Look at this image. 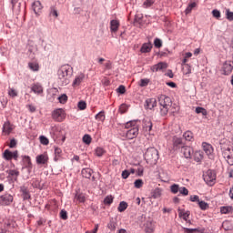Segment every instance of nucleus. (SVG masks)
<instances>
[{
	"label": "nucleus",
	"mask_w": 233,
	"mask_h": 233,
	"mask_svg": "<svg viewBox=\"0 0 233 233\" xmlns=\"http://www.w3.org/2000/svg\"><path fill=\"white\" fill-rule=\"evenodd\" d=\"M73 69L70 65L62 66L57 71V83L60 86H66L70 83Z\"/></svg>",
	"instance_id": "1"
},
{
	"label": "nucleus",
	"mask_w": 233,
	"mask_h": 233,
	"mask_svg": "<svg viewBox=\"0 0 233 233\" xmlns=\"http://www.w3.org/2000/svg\"><path fill=\"white\" fill-rule=\"evenodd\" d=\"M158 105L160 115L165 116L168 114L170 107L172 106V98L167 96L166 95H160L158 96Z\"/></svg>",
	"instance_id": "2"
},
{
	"label": "nucleus",
	"mask_w": 233,
	"mask_h": 233,
	"mask_svg": "<svg viewBox=\"0 0 233 233\" xmlns=\"http://www.w3.org/2000/svg\"><path fill=\"white\" fill-rule=\"evenodd\" d=\"M144 158L147 163L156 165L157 163V159H159V151H157L156 147H149L147 149Z\"/></svg>",
	"instance_id": "3"
},
{
	"label": "nucleus",
	"mask_w": 233,
	"mask_h": 233,
	"mask_svg": "<svg viewBox=\"0 0 233 233\" xmlns=\"http://www.w3.org/2000/svg\"><path fill=\"white\" fill-rule=\"evenodd\" d=\"M121 137L126 141H130L132 139H136L137 136H139V127H132L131 129H127V131H123L120 134Z\"/></svg>",
	"instance_id": "4"
},
{
	"label": "nucleus",
	"mask_w": 233,
	"mask_h": 233,
	"mask_svg": "<svg viewBox=\"0 0 233 233\" xmlns=\"http://www.w3.org/2000/svg\"><path fill=\"white\" fill-rule=\"evenodd\" d=\"M216 170L208 169L203 174V179L209 187H214V185H216Z\"/></svg>",
	"instance_id": "5"
},
{
	"label": "nucleus",
	"mask_w": 233,
	"mask_h": 233,
	"mask_svg": "<svg viewBox=\"0 0 233 233\" xmlns=\"http://www.w3.org/2000/svg\"><path fill=\"white\" fill-rule=\"evenodd\" d=\"M52 119L56 123H63V120L66 119V112H65L63 108L55 109L52 112Z\"/></svg>",
	"instance_id": "6"
},
{
	"label": "nucleus",
	"mask_w": 233,
	"mask_h": 233,
	"mask_svg": "<svg viewBox=\"0 0 233 233\" xmlns=\"http://www.w3.org/2000/svg\"><path fill=\"white\" fill-rule=\"evenodd\" d=\"M3 157L5 159V161H12L14 159L15 161H17L19 159V151H10V149H5L3 153Z\"/></svg>",
	"instance_id": "7"
},
{
	"label": "nucleus",
	"mask_w": 233,
	"mask_h": 233,
	"mask_svg": "<svg viewBox=\"0 0 233 233\" xmlns=\"http://www.w3.org/2000/svg\"><path fill=\"white\" fill-rule=\"evenodd\" d=\"M14 203V196L6 193L0 196V207H10Z\"/></svg>",
	"instance_id": "8"
},
{
	"label": "nucleus",
	"mask_w": 233,
	"mask_h": 233,
	"mask_svg": "<svg viewBox=\"0 0 233 233\" xmlns=\"http://www.w3.org/2000/svg\"><path fill=\"white\" fill-rule=\"evenodd\" d=\"M172 143H173V150H181L186 145L185 142H183V138L177 136H174L172 137Z\"/></svg>",
	"instance_id": "9"
},
{
	"label": "nucleus",
	"mask_w": 233,
	"mask_h": 233,
	"mask_svg": "<svg viewBox=\"0 0 233 233\" xmlns=\"http://www.w3.org/2000/svg\"><path fill=\"white\" fill-rule=\"evenodd\" d=\"M154 124H152V119L146 117L143 119V131L152 136V128Z\"/></svg>",
	"instance_id": "10"
},
{
	"label": "nucleus",
	"mask_w": 233,
	"mask_h": 233,
	"mask_svg": "<svg viewBox=\"0 0 233 233\" xmlns=\"http://www.w3.org/2000/svg\"><path fill=\"white\" fill-rule=\"evenodd\" d=\"M202 147H203V150H204L205 154L208 155V159H213L214 158V147H212V145H210L207 142H203Z\"/></svg>",
	"instance_id": "11"
},
{
	"label": "nucleus",
	"mask_w": 233,
	"mask_h": 233,
	"mask_svg": "<svg viewBox=\"0 0 233 233\" xmlns=\"http://www.w3.org/2000/svg\"><path fill=\"white\" fill-rule=\"evenodd\" d=\"M14 131V125L7 120L4 123L2 132L4 136H10L11 132Z\"/></svg>",
	"instance_id": "12"
},
{
	"label": "nucleus",
	"mask_w": 233,
	"mask_h": 233,
	"mask_svg": "<svg viewBox=\"0 0 233 233\" xmlns=\"http://www.w3.org/2000/svg\"><path fill=\"white\" fill-rule=\"evenodd\" d=\"M233 70V62L226 61L222 66V72L224 76H230Z\"/></svg>",
	"instance_id": "13"
},
{
	"label": "nucleus",
	"mask_w": 233,
	"mask_h": 233,
	"mask_svg": "<svg viewBox=\"0 0 233 233\" xmlns=\"http://www.w3.org/2000/svg\"><path fill=\"white\" fill-rule=\"evenodd\" d=\"M20 193L24 201H29V199H32V195H30V190L28 189V187L21 186Z\"/></svg>",
	"instance_id": "14"
},
{
	"label": "nucleus",
	"mask_w": 233,
	"mask_h": 233,
	"mask_svg": "<svg viewBox=\"0 0 233 233\" xmlns=\"http://www.w3.org/2000/svg\"><path fill=\"white\" fill-rule=\"evenodd\" d=\"M144 232L145 233L156 232V224L152 220L146 221L144 223Z\"/></svg>",
	"instance_id": "15"
},
{
	"label": "nucleus",
	"mask_w": 233,
	"mask_h": 233,
	"mask_svg": "<svg viewBox=\"0 0 233 233\" xmlns=\"http://www.w3.org/2000/svg\"><path fill=\"white\" fill-rule=\"evenodd\" d=\"M167 68L168 64L167 62H159L151 66V72H159V70H167Z\"/></svg>",
	"instance_id": "16"
},
{
	"label": "nucleus",
	"mask_w": 233,
	"mask_h": 233,
	"mask_svg": "<svg viewBox=\"0 0 233 233\" xmlns=\"http://www.w3.org/2000/svg\"><path fill=\"white\" fill-rule=\"evenodd\" d=\"M45 208L46 210H52L53 212H56V210L59 208L57 200H56V198L49 200L48 203L46 204Z\"/></svg>",
	"instance_id": "17"
},
{
	"label": "nucleus",
	"mask_w": 233,
	"mask_h": 233,
	"mask_svg": "<svg viewBox=\"0 0 233 233\" xmlns=\"http://www.w3.org/2000/svg\"><path fill=\"white\" fill-rule=\"evenodd\" d=\"M180 151L182 154H184L186 159H190V157H192V154H194V149L187 145H185L184 147L180 149Z\"/></svg>",
	"instance_id": "18"
},
{
	"label": "nucleus",
	"mask_w": 233,
	"mask_h": 233,
	"mask_svg": "<svg viewBox=\"0 0 233 233\" xmlns=\"http://www.w3.org/2000/svg\"><path fill=\"white\" fill-rule=\"evenodd\" d=\"M152 48H154V46L152 45V42L144 43L140 48L141 54H150L152 52Z\"/></svg>",
	"instance_id": "19"
},
{
	"label": "nucleus",
	"mask_w": 233,
	"mask_h": 233,
	"mask_svg": "<svg viewBox=\"0 0 233 233\" xmlns=\"http://www.w3.org/2000/svg\"><path fill=\"white\" fill-rule=\"evenodd\" d=\"M8 177H11L12 181L17 183L20 172L17 169H9L7 171Z\"/></svg>",
	"instance_id": "20"
},
{
	"label": "nucleus",
	"mask_w": 233,
	"mask_h": 233,
	"mask_svg": "<svg viewBox=\"0 0 233 233\" xmlns=\"http://www.w3.org/2000/svg\"><path fill=\"white\" fill-rule=\"evenodd\" d=\"M156 106H157V101L156 100V98H147L146 100V109L152 110V108H156Z\"/></svg>",
	"instance_id": "21"
},
{
	"label": "nucleus",
	"mask_w": 233,
	"mask_h": 233,
	"mask_svg": "<svg viewBox=\"0 0 233 233\" xmlns=\"http://www.w3.org/2000/svg\"><path fill=\"white\" fill-rule=\"evenodd\" d=\"M36 164L37 165H46L48 166V156L41 154L36 157Z\"/></svg>",
	"instance_id": "22"
},
{
	"label": "nucleus",
	"mask_w": 233,
	"mask_h": 233,
	"mask_svg": "<svg viewBox=\"0 0 233 233\" xmlns=\"http://www.w3.org/2000/svg\"><path fill=\"white\" fill-rule=\"evenodd\" d=\"M119 26H121L119 20L113 19L110 21V32L112 34H116L119 30Z\"/></svg>",
	"instance_id": "23"
},
{
	"label": "nucleus",
	"mask_w": 233,
	"mask_h": 233,
	"mask_svg": "<svg viewBox=\"0 0 233 233\" xmlns=\"http://www.w3.org/2000/svg\"><path fill=\"white\" fill-rule=\"evenodd\" d=\"M139 120H131V121H128L125 124L122 125V127H124V128H126V130H130L132 128H136L137 127H139Z\"/></svg>",
	"instance_id": "24"
},
{
	"label": "nucleus",
	"mask_w": 233,
	"mask_h": 233,
	"mask_svg": "<svg viewBox=\"0 0 233 233\" xmlns=\"http://www.w3.org/2000/svg\"><path fill=\"white\" fill-rule=\"evenodd\" d=\"M83 81H85V74L80 73L78 76H76L75 77L72 86H74V88H76V86H79V85H81V83H83Z\"/></svg>",
	"instance_id": "25"
},
{
	"label": "nucleus",
	"mask_w": 233,
	"mask_h": 233,
	"mask_svg": "<svg viewBox=\"0 0 233 233\" xmlns=\"http://www.w3.org/2000/svg\"><path fill=\"white\" fill-rule=\"evenodd\" d=\"M32 8L36 15H39V13L43 10V5L41 1L37 0L32 4Z\"/></svg>",
	"instance_id": "26"
},
{
	"label": "nucleus",
	"mask_w": 233,
	"mask_h": 233,
	"mask_svg": "<svg viewBox=\"0 0 233 233\" xmlns=\"http://www.w3.org/2000/svg\"><path fill=\"white\" fill-rule=\"evenodd\" d=\"M81 174L84 177H86V179H90L94 174V170L90 167H86L82 169Z\"/></svg>",
	"instance_id": "27"
},
{
	"label": "nucleus",
	"mask_w": 233,
	"mask_h": 233,
	"mask_svg": "<svg viewBox=\"0 0 233 233\" xmlns=\"http://www.w3.org/2000/svg\"><path fill=\"white\" fill-rule=\"evenodd\" d=\"M30 185L33 188H37L38 190H43V187H41V179L39 178H32L30 180Z\"/></svg>",
	"instance_id": "28"
},
{
	"label": "nucleus",
	"mask_w": 233,
	"mask_h": 233,
	"mask_svg": "<svg viewBox=\"0 0 233 233\" xmlns=\"http://www.w3.org/2000/svg\"><path fill=\"white\" fill-rule=\"evenodd\" d=\"M185 233H205V228H183Z\"/></svg>",
	"instance_id": "29"
},
{
	"label": "nucleus",
	"mask_w": 233,
	"mask_h": 233,
	"mask_svg": "<svg viewBox=\"0 0 233 233\" xmlns=\"http://www.w3.org/2000/svg\"><path fill=\"white\" fill-rule=\"evenodd\" d=\"M95 119H96V121H99L100 123H105V119H106V114L105 110L98 112L95 116Z\"/></svg>",
	"instance_id": "30"
},
{
	"label": "nucleus",
	"mask_w": 233,
	"mask_h": 233,
	"mask_svg": "<svg viewBox=\"0 0 233 233\" xmlns=\"http://www.w3.org/2000/svg\"><path fill=\"white\" fill-rule=\"evenodd\" d=\"M31 90L34 92V94H43V86H41L39 83L33 84Z\"/></svg>",
	"instance_id": "31"
},
{
	"label": "nucleus",
	"mask_w": 233,
	"mask_h": 233,
	"mask_svg": "<svg viewBox=\"0 0 233 233\" xmlns=\"http://www.w3.org/2000/svg\"><path fill=\"white\" fill-rule=\"evenodd\" d=\"M178 218H182L184 221H188V218H190V211H185V209L178 208Z\"/></svg>",
	"instance_id": "32"
},
{
	"label": "nucleus",
	"mask_w": 233,
	"mask_h": 233,
	"mask_svg": "<svg viewBox=\"0 0 233 233\" xmlns=\"http://www.w3.org/2000/svg\"><path fill=\"white\" fill-rule=\"evenodd\" d=\"M22 161L24 163V168H26L27 167H32V158L30 157V156H22Z\"/></svg>",
	"instance_id": "33"
},
{
	"label": "nucleus",
	"mask_w": 233,
	"mask_h": 233,
	"mask_svg": "<svg viewBox=\"0 0 233 233\" xmlns=\"http://www.w3.org/2000/svg\"><path fill=\"white\" fill-rule=\"evenodd\" d=\"M183 137L186 141H194V133L192 131L187 130L183 134Z\"/></svg>",
	"instance_id": "34"
},
{
	"label": "nucleus",
	"mask_w": 233,
	"mask_h": 233,
	"mask_svg": "<svg viewBox=\"0 0 233 233\" xmlns=\"http://www.w3.org/2000/svg\"><path fill=\"white\" fill-rule=\"evenodd\" d=\"M222 228L224 230L228 231V230H233V225H232V221L229 220H226L222 223Z\"/></svg>",
	"instance_id": "35"
},
{
	"label": "nucleus",
	"mask_w": 233,
	"mask_h": 233,
	"mask_svg": "<svg viewBox=\"0 0 233 233\" xmlns=\"http://www.w3.org/2000/svg\"><path fill=\"white\" fill-rule=\"evenodd\" d=\"M198 6V4L196 2H192L188 4L187 7L185 10L186 15H188V14L192 13V10Z\"/></svg>",
	"instance_id": "36"
},
{
	"label": "nucleus",
	"mask_w": 233,
	"mask_h": 233,
	"mask_svg": "<svg viewBox=\"0 0 233 233\" xmlns=\"http://www.w3.org/2000/svg\"><path fill=\"white\" fill-rule=\"evenodd\" d=\"M28 68H30L32 72H39V64L37 62H29Z\"/></svg>",
	"instance_id": "37"
},
{
	"label": "nucleus",
	"mask_w": 233,
	"mask_h": 233,
	"mask_svg": "<svg viewBox=\"0 0 233 233\" xmlns=\"http://www.w3.org/2000/svg\"><path fill=\"white\" fill-rule=\"evenodd\" d=\"M233 211L232 206L220 207V214H230Z\"/></svg>",
	"instance_id": "38"
},
{
	"label": "nucleus",
	"mask_w": 233,
	"mask_h": 233,
	"mask_svg": "<svg viewBox=\"0 0 233 233\" xmlns=\"http://www.w3.org/2000/svg\"><path fill=\"white\" fill-rule=\"evenodd\" d=\"M194 161H196L197 163H201V161H203V152L201 151L195 152Z\"/></svg>",
	"instance_id": "39"
},
{
	"label": "nucleus",
	"mask_w": 233,
	"mask_h": 233,
	"mask_svg": "<svg viewBox=\"0 0 233 233\" xmlns=\"http://www.w3.org/2000/svg\"><path fill=\"white\" fill-rule=\"evenodd\" d=\"M75 199L79 203H85L86 201V197L83 193H76L75 195Z\"/></svg>",
	"instance_id": "40"
},
{
	"label": "nucleus",
	"mask_w": 233,
	"mask_h": 233,
	"mask_svg": "<svg viewBox=\"0 0 233 233\" xmlns=\"http://www.w3.org/2000/svg\"><path fill=\"white\" fill-rule=\"evenodd\" d=\"M95 154L97 157H103V156H105V154H106V151L105 150V148L98 147L96 148Z\"/></svg>",
	"instance_id": "41"
},
{
	"label": "nucleus",
	"mask_w": 233,
	"mask_h": 233,
	"mask_svg": "<svg viewBox=\"0 0 233 233\" xmlns=\"http://www.w3.org/2000/svg\"><path fill=\"white\" fill-rule=\"evenodd\" d=\"M61 156H63V150L61 147H55V157L54 160L57 161L58 159L61 158Z\"/></svg>",
	"instance_id": "42"
},
{
	"label": "nucleus",
	"mask_w": 233,
	"mask_h": 233,
	"mask_svg": "<svg viewBox=\"0 0 233 233\" xmlns=\"http://www.w3.org/2000/svg\"><path fill=\"white\" fill-rule=\"evenodd\" d=\"M116 228H117V222H116L114 218H111L109 220V223L107 224V228H109V230L114 232V230H116Z\"/></svg>",
	"instance_id": "43"
},
{
	"label": "nucleus",
	"mask_w": 233,
	"mask_h": 233,
	"mask_svg": "<svg viewBox=\"0 0 233 233\" xmlns=\"http://www.w3.org/2000/svg\"><path fill=\"white\" fill-rule=\"evenodd\" d=\"M114 203V197L112 195H108L104 198V205H107L110 207Z\"/></svg>",
	"instance_id": "44"
},
{
	"label": "nucleus",
	"mask_w": 233,
	"mask_h": 233,
	"mask_svg": "<svg viewBox=\"0 0 233 233\" xmlns=\"http://www.w3.org/2000/svg\"><path fill=\"white\" fill-rule=\"evenodd\" d=\"M182 72L185 76H188V74H192V66L188 64L183 66Z\"/></svg>",
	"instance_id": "45"
},
{
	"label": "nucleus",
	"mask_w": 233,
	"mask_h": 233,
	"mask_svg": "<svg viewBox=\"0 0 233 233\" xmlns=\"http://www.w3.org/2000/svg\"><path fill=\"white\" fill-rule=\"evenodd\" d=\"M127 208H128V204L125 201H122L119 203L117 210H118V212H125V210H127Z\"/></svg>",
	"instance_id": "46"
},
{
	"label": "nucleus",
	"mask_w": 233,
	"mask_h": 233,
	"mask_svg": "<svg viewBox=\"0 0 233 233\" xmlns=\"http://www.w3.org/2000/svg\"><path fill=\"white\" fill-rule=\"evenodd\" d=\"M198 207L200 210H208L209 208L208 203L205 202L204 200H200L198 202Z\"/></svg>",
	"instance_id": "47"
},
{
	"label": "nucleus",
	"mask_w": 233,
	"mask_h": 233,
	"mask_svg": "<svg viewBox=\"0 0 233 233\" xmlns=\"http://www.w3.org/2000/svg\"><path fill=\"white\" fill-rule=\"evenodd\" d=\"M196 114H202V116H208V112L207 111V109H205L204 107L201 106H198L195 109Z\"/></svg>",
	"instance_id": "48"
},
{
	"label": "nucleus",
	"mask_w": 233,
	"mask_h": 233,
	"mask_svg": "<svg viewBox=\"0 0 233 233\" xmlns=\"http://www.w3.org/2000/svg\"><path fill=\"white\" fill-rule=\"evenodd\" d=\"M151 198H153V199H157V198H161V190H159V188L154 189L151 192Z\"/></svg>",
	"instance_id": "49"
},
{
	"label": "nucleus",
	"mask_w": 233,
	"mask_h": 233,
	"mask_svg": "<svg viewBox=\"0 0 233 233\" xmlns=\"http://www.w3.org/2000/svg\"><path fill=\"white\" fill-rule=\"evenodd\" d=\"M82 141L85 143V145H90V143H92V137L88 134H86L84 135Z\"/></svg>",
	"instance_id": "50"
},
{
	"label": "nucleus",
	"mask_w": 233,
	"mask_h": 233,
	"mask_svg": "<svg viewBox=\"0 0 233 233\" xmlns=\"http://www.w3.org/2000/svg\"><path fill=\"white\" fill-rule=\"evenodd\" d=\"M135 23L138 25H143V14H137L134 19Z\"/></svg>",
	"instance_id": "51"
},
{
	"label": "nucleus",
	"mask_w": 233,
	"mask_h": 233,
	"mask_svg": "<svg viewBox=\"0 0 233 233\" xmlns=\"http://www.w3.org/2000/svg\"><path fill=\"white\" fill-rule=\"evenodd\" d=\"M156 3V0H145L143 3L144 8H150L154 4Z\"/></svg>",
	"instance_id": "52"
},
{
	"label": "nucleus",
	"mask_w": 233,
	"mask_h": 233,
	"mask_svg": "<svg viewBox=\"0 0 233 233\" xmlns=\"http://www.w3.org/2000/svg\"><path fill=\"white\" fill-rule=\"evenodd\" d=\"M148 83H150V79L142 78V79H140L139 86H141L142 88L145 87V86H148Z\"/></svg>",
	"instance_id": "53"
},
{
	"label": "nucleus",
	"mask_w": 233,
	"mask_h": 233,
	"mask_svg": "<svg viewBox=\"0 0 233 233\" xmlns=\"http://www.w3.org/2000/svg\"><path fill=\"white\" fill-rule=\"evenodd\" d=\"M58 101L61 105H65L66 101H68V96L66 94H63L62 96H58Z\"/></svg>",
	"instance_id": "54"
},
{
	"label": "nucleus",
	"mask_w": 233,
	"mask_h": 233,
	"mask_svg": "<svg viewBox=\"0 0 233 233\" xmlns=\"http://www.w3.org/2000/svg\"><path fill=\"white\" fill-rule=\"evenodd\" d=\"M39 139H40L41 145L47 146V145L50 144V140H48V138L46 137H45V136H40Z\"/></svg>",
	"instance_id": "55"
},
{
	"label": "nucleus",
	"mask_w": 233,
	"mask_h": 233,
	"mask_svg": "<svg viewBox=\"0 0 233 233\" xmlns=\"http://www.w3.org/2000/svg\"><path fill=\"white\" fill-rule=\"evenodd\" d=\"M179 185L177 184H173L170 186V190L172 192V194H177V192H179Z\"/></svg>",
	"instance_id": "56"
},
{
	"label": "nucleus",
	"mask_w": 233,
	"mask_h": 233,
	"mask_svg": "<svg viewBox=\"0 0 233 233\" xmlns=\"http://www.w3.org/2000/svg\"><path fill=\"white\" fill-rule=\"evenodd\" d=\"M127 111H128V106H127V104H121L119 106L120 114H127Z\"/></svg>",
	"instance_id": "57"
},
{
	"label": "nucleus",
	"mask_w": 233,
	"mask_h": 233,
	"mask_svg": "<svg viewBox=\"0 0 233 233\" xmlns=\"http://www.w3.org/2000/svg\"><path fill=\"white\" fill-rule=\"evenodd\" d=\"M154 46L155 48H161V46H163V41H161L159 38H155Z\"/></svg>",
	"instance_id": "58"
},
{
	"label": "nucleus",
	"mask_w": 233,
	"mask_h": 233,
	"mask_svg": "<svg viewBox=\"0 0 233 233\" xmlns=\"http://www.w3.org/2000/svg\"><path fill=\"white\" fill-rule=\"evenodd\" d=\"M50 15H52L53 17H59V13H57V9H56L55 6H51L50 7Z\"/></svg>",
	"instance_id": "59"
},
{
	"label": "nucleus",
	"mask_w": 233,
	"mask_h": 233,
	"mask_svg": "<svg viewBox=\"0 0 233 233\" xmlns=\"http://www.w3.org/2000/svg\"><path fill=\"white\" fill-rule=\"evenodd\" d=\"M60 218L63 219L64 221H66V219H68V212H66V210L62 209L60 211Z\"/></svg>",
	"instance_id": "60"
},
{
	"label": "nucleus",
	"mask_w": 233,
	"mask_h": 233,
	"mask_svg": "<svg viewBox=\"0 0 233 233\" xmlns=\"http://www.w3.org/2000/svg\"><path fill=\"white\" fill-rule=\"evenodd\" d=\"M226 18L228 21H233V12L230 9L226 10Z\"/></svg>",
	"instance_id": "61"
},
{
	"label": "nucleus",
	"mask_w": 233,
	"mask_h": 233,
	"mask_svg": "<svg viewBox=\"0 0 233 233\" xmlns=\"http://www.w3.org/2000/svg\"><path fill=\"white\" fill-rule=\"evenodd\" d=\"M77 106L79 110H86V102L81 100L78 102Z\"/></svg>",
	"instance_id": "62"
},
{
	"label": "nucleus",
	"mask_w": 233,
	"mask_h": 233,
	"mask_svg": "<svg viewBox=\"0 0 233 233\" xmlns=\"http://www.w3.org/2000/svg\"><path fill=\"white\" fill-rule=\"evenodd\" d=\"M135 185V188H141V187H143V180L142 179H137L134 182Z\"/></svg>",
	"instance_id": "63"
},
{
	"label": "nucleus",
	"mask_w": 233,
	"mask_h": 233,
	"mask_svg": "<svg viewBox=\"0 0 233 233\" xmlns=\"http://www.w3.org/2000/svg\"><path fill=\"white\" fill-rule=\"evenodd\" d=\"M178 192L182 195V196H188V189L185 187H182L179 188Z\"/></svg>",
	"instance_id": "64"
}]
</instances>
